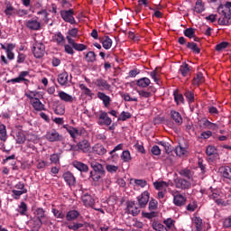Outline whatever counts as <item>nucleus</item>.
I'll return each mask as SVG.
<instances>
[{
	"label": "nucleus",
	"mask_w": 231,
	"mask_h": 231,
	"mask_svg": "<svg viewBox=\"0 0 231 231\" xmlns=\"http://www.w3.org/2000/svg\"><path fill=\"white\" fill-rule=\"evenodd\" d=\"M231 2H226V5H220L217 7V12L220 14L218 24L220 26H228L231 23Z\"/></svg>",
	"instance_id": "f257e3e1"
},
{
	"label": "nucleus",
	"mask_w": 231,
	"mask_h": 231,
	"mask_svg": "<svg viewBox=\"0 0 231 231\" xmlns=\"http://www.w3.org/2000/svg\"><path fill=\"white\" fill-rule=\"evenodd\" d=\"M209 198L210 199H214L218 207H227V205H231L230 200H225V194L218 189L213 190Z\"/></svg>",
	"instance_id": "f03ea898"
},
{
	"label": "nucleus",
	"mask_w": 231,
	"mask_h": 231,
	"mask_svg": "<svg viewBox=\"0 0 231 231\" xmlns=\"http://www.w3.org/2000/svg\"><path fill=\"white\" fill-rule=\"evenodd\" d=\"M32 53L36 59H42L44 53H46V46L44 43L35 41L32 44Z\"/></svg>",
	"instance_id": "7ed1b4c3"
},
{
	"label": "nucleus",
	"mask_w": 231,
	"mask_h": 231,
	"mask_svg": "<svg viewBox=\"0 0 231 231\" xmlns=\"http://www.w3.org/2000/svg\"><path fill=\"white\" fill-rule=\"evenodd\" d=\"M173 183L176 189H180V190H187L192 187V181L185 180L183 178H176L173 180Z\"/></svg>",
	"instance_id": "20e7f679"
},
{
	"label": "nucleus",
	"mask_w": 231,
	"mask_h": 231,
	"mask_svg": "<svg viewBox=\"0 0 231 231\" xmlns=\"http://www.w3.org/2000/svg\"><path fill=\"white\" fill-rule=\"evenodd\" d=\"M171 196L173 197V205L175 207H183L187 203V197L178 190L172 191Z\"/></svg>",
	"instance_id": "39448f33"
},
{
	"label": "nucleus",
	"mask_w": 231,
	"mask_h": 231,
	"mask_svg": "<svg viewBox=\"0 0 231 231\" xmlns=\"http://www.w3.org/2000/svg\"><path fill=\"white\" fill-rule=\"evenodd\" d=\"M140 208L142 207L138 206L134 201H128L126 206L127 214H131L132 216H138L140 214Z\"/></svg>",
	"instance_id": "423d86ee"
},
{
	"label": "nucleus",
	"mask_w": 231,
	"mask_h": 231,
	"mask_svg": "<svg viewBox=\"0 0 231 231\" xmlns=\"http://www.w3.org/2000/svg\"><path fill=\"white\" fill-rule=\"evenodd\" d=\"M24 24L28 30H32V32H39L41 30V22L35 18L25 21Z\"/></svg>",
	"instance_id": "0eeeda50"
},
{
	"label": "nucleus",
	"mask_w": 231,
	"mask_h": 231,
	"mask_svg": "<svg viewBox=\"0 0 231 231\" xmlns=\"http://www.w3.org/2000/svg\"><path fill=\"white\" fill-rule=\"evenodd\" d=\"M45 138L48 142H60L62 140V135H60L57 130L52 129L46 133Z\"/></svg>",
	"instance_id": "6e6552de"
},
{
	"label": "nucleus",
	"mask_w": 231,
	"mask_h": 231,
	"mask_svg": "<svg viewBox=\"0 0 231 231\" xmlns=\"http://www.w3.org/2000/svg\"><path fill=\"white\" fill-rule=\"evenodd\" d=\"M150 196L151 194L149 191L145 190L137 197L138 205L141 208H145V207H147Z\"/></svg>",
	"instance_id": "1a4fd4ad"
},
{
	"label": "nucleus",
	"mask_w": 231,
	"mask_h": 231,
	"mask_svg": "<svg viewBox=\"0 0 231 231\" xmlns=\"http://www.w3.org/2000/svg\"><path fill=\"white\" fill-rule=\"evenodd\" d=\"M94 84L101 91H104V90L109 91V89H111V85H109L107 80H106L102 78H99V79H97L96 80H94Z\"/></svg>",
	"instance_id": "9d476101"
},
{
	"label": "nucleus",
	"mask_w": 231,
	"mask_h": 231,
	"mask_svg": "<svg viewBox=\"0 0 231 231\" xmlns=\"http://www.w3.org/2000/svg\"><path fill=\"white\" fill-rule=\"evenodd\" d=\"M0 46L2 50H5V51L6 52L7 59H9V60H14V59H15V54H14V52L12 51L13 50H15V44L8 43L6 46L3 43H0Z\"/></svg>",
	"instance_id": "9b49d317"
},
{
	"label": "nucleus",
	"mask_w": 231,
	"mask_h": 231,
	"mask_svg": "<svg viewBox=\"0 0 231 231\" xmlns=\"http://www.w3.org/2000/svg\"><path fill=\"white\" fill-rule=\"evenodd\" d=\"M60 15L66 23H69V24H75V17H73V9H69L68 11H61Z\"/></svg>",
	"instance_id": "f8f14e48"
},
{
	"label": "nucleus",
	"mask_w": 231,
	"mask_h": 231,
	"mask_svg": "<svg viewBox=\"0 0 231 231\" xmlns=\"http://www.w3.org/2000/svg\"><path fill=\"white\" fill-rule=\"evenodd\" d=\"M63 180L69 187H75L77 183V179L75 178V175L71 173V171H66L63 173Z\"/></svg>",
	"instance_id": "ddd939ff"
},
{
	"label": "nucleus",
	"mask_w": 231,
	"mask_h": 231,
	"mask_svg": "<svg viewBox=\"0 0 231 231\" xmlns=\"http://www.w3.org/2000/svg\"><path fill=\"white\" fill-rule=\"evenodd\" d=\"M98 125H109L110 124H113V120L109 116H107L106 112H102L99 115V121L97 122Z\"/></svg>",
	"instance_id": "4468645a"
},
{
	"label": "nucleus",
	"mask_w": 231,
	"mask_h": 231,
	"mask_svg": "<svg viewBox=\"0 0 231 231\" xmlns=\"http://www.w3.org/2000/svg\"><path fill=\"white\" fill-rule=\"evenodd\" d=\"M78 149H79V151H82V152H90L91 143H89V141L84 139L78 143Z\"/></svg>",
	"instance_id": "2eb2a0df"
},
{
	"label": "nucleus",
	"mask_w": 231,
	"mask_h": 231,
	"mask_svg": "<svg viewBox=\"0 0 231 231\" xmlns=\"http://www.w3.org/2000/svg\"><path fill=\"white\" fill-rule=\"evenodd\" d=\"M180 176L186 178L188 181H194V171L189 169H182L179 171Z\"/></svg>",
	"instance_id": "dca6fc26"
},
{
	"label": "nucleus",
	"mask_w": 231,
	"mask_h": 231,
	"mask_svg": "<svg viewBox=\"0 0 231 231\" xmlns=\"http://www.w3.org/2000/svg\"><path fill=\"white\" fill-rule=\"evenodd\" d=\"M91 168L93 169L94 172H97L101 174V176H106V170H104V166L97 162H92L90 163Z\"/></svg>",
	"instance_id": "f3484780"
},
{
	"label": "nucleus",
	"mask_w": 231,
	"mask_h": 231,
	"mask_svg": "<svg viewBox=\"0 0 231 231\" xmlns=\"http://www.w3.org/2000/svg\"><path fill=\"white\" fill-rule=\"evenodd\" d=\"M97 98L103 102L105 107H109L111 106V97L104 92H97Z\"/></svg>",
	"instance_id": "a211bd4d"
},
{
	"label": "nucleus",
	"mask_w": 231,
	"mask_h": 231,
	"mask_svg": "<svg viewBox=\"0 0 231 231\" xmlns=\"http://www.w3.org/2000/svg\"><path fill=\"white\" fill-rule=\"evenodd\" d=\"M81 199L83 204L85 205V207H92L93 205H95V199H93V197H91V195L85 193L81 196Z\"/></svg>",
	"instance_id": "6ab92c4d"
},
{
	"label": "nucleus",
	"mask_w": 231,
	"mask_h": 231,
	"mask_svg": "<svg viewBox=\"0 0 231 231\" xmlns=\"http://www.w3.org/2000/svg\"><path fill=\"white\" fill-rule=\"evenodd\" d=\"M30 103L35 111H46V106H44V104H42V102H41V99L39 97L37 99L30 101Z\"/></svg>",
	"instance_id": "aec40b11"
},
{
	"label": "nucleus",
	"mask_w": 231,
	"mask_h": 231,
	"mask_svg": "<svg viewBox=\"0 0 231 231\" xmlns=\"http://www.w3.org/2000/svg\"><path fill=\"white\" fill-rule=\"evenodd\" d=\"M69 82V74L68 72H62L58 76V83L60 86H68Z\"/></svg>",
	"instance_id": "412c9836"
},
{
	"label": "nucleus",
	"mask_w": 231,
	"mask_h": 231,
	"mask_svg": "<svg viewBox=\"0 0 231 231\" xmlns=\"http://www.w3.org/2000/svg\"><path fill=\"white\" fill-rule=\"evenodd\" d=\"M220 174L225 180L231 181V168L230 166H222L220 169Z\"/></svg>",
	"instance_id": "4be33fe9"
},
{
	"label": "nucleus",
	"mask_w": 231,
	"mask_h": 231,
	"mask_svg": "<svg viewBox=\"0 0 231 231\" xmlns=\"http://www.w3.org/2000/svg\"><path fill=\"white\" fill-rule=\"evenodd\" d=\"M72 165L75 169L79 171V172H88V171H89V167L84 162L75 161L72 162Z\"/></svg>",
	"instance_id": "5701e85b"
},
{
	"label": "nucleus",
	"mask_w": 231,
	"mask_h": 231,
	"mask_svg": "<svg viewBox=\"0 0 231 231\" xmlns=\"http://www.w3.org/2000/svg\"><path fill=\"white\" fill-rule=\"evenodd\" d=\"M58 97L60 98V100H62L63 102H67L68 104H71L73 100H75V97H73V96L64 91H60Z\"/></svg>",
	"instance_id": "b1692460"
},
{
	"label": "nucleus",
	"mask_w": 231,
	"mask_h": 231,
	"mask_svg": "<svg viewBox=\"0 0 231 231\" xmlns=\"http://www.w3.org/2000/svg\"><path fill=\"white\" fill-rule=\"evenodd\" d=\"M92 151L93 152H95V154H98V156H104V154L107 152V150L106 149V147H104V145L100 143L95 144L92 148Z\"/></svg>",
	"instance_id": "393cba45"
},
{
	"label": "nucleus",
	"mask_w": 231,
	"mask_h": 231,
	"mask_svg": "<svg viewBox=\"0 0 231 231\" xmlns=\"http://www.w3.org/2000/svg\"><path fill=\"white\" fill-rule=\"evenodd\" d=\"M171 116L178 125H181L183 124V117H181V114L176 110L171 111Z\"/></svg>",
	"instance_id": "a878e982"
},
{
	"label": "nucleus",
	"mask_w": 231,
	"mask_h": 231,
	"mask_svg": "<svg viewBox=\"0 0 231 231\" xmlns=\"http://www.w3.org/2000/svg\"><path fill=\"white\" fill-rule=\"evenodd\" d=\"M64 129H66V131L69 133V134L71 136V138H73L74 140L78 137L80 136V132L79 131V129L72 127V126H66L63 125Z\"/></svg>",
	"instance_id": "bb28decb"
},
{
	"label": "nucleus",
	"mask_w": 231,
	"mask_h": 231,
	"mask_svg": "<svg viewBox=\"0 0 231 231\" xmlns=\"http://www.w3.org/2000/svg\"><path fill=\"white\" fill-rule=\"evenodd\" d=\"M14 140H15L16 143H18L19 145L24 143L26 142V135L24 134V132L18 131L16 133Z\"/></svg>",
	"instance_id": "cd10ccee"
},
{
	"label": "nucleus",
	"mask_w": 231,
	"mask_h": 231,
	"mask_svg": "<svg viewBox=\"0 0 231 231\" xmlns=\"http://www.w3.org/2000/svg\"><path fill=\"white\" fill-rule=\"evenodd\" d=\"M136 86L138 88H148V86H151V79L149 78H141L136 81Z\"/></svg>",
	"instance_id": "c85d7f7f"
},
{
	"label": "nucleus",
	"mask_w": 231,
	"mask_h": 231,
	"mask_svg": "<svg viewBox=\"0 0 231 231\" xmlns=\"http://www.w3.org/2000/svg\"><path fill=\"white\" fill-rule=\"evenodd\" d=\"M16 210L20 216H28V205L24 202H21Z\"/></svg>",
	"instance_id": "c756f323"
},
{
	"label": "nucleus",
	"mask_w": 231,
	"mask_h": 231,
	"mask_svg": "<svg viewBox=\"0 0 231 231\" xmlns=\"http://www.w3.org/2000/svg\"><path fill=\"white\" fill-rule=\"evenodd\" d=\"M204 10L205 4L203 3V0H197L194 6V12H196V14H202Z\"/></svg>",
	"instance_id": "7c9ffc66"
},
{
	"label": "nucleus",
	"mask_w": 231,
	"mask_h": 231,
	"mask_svg": "<svg viewBox=\"0 0 231 231\" xmlns=\"http://www.w3.org/2000/svg\"><path fill=\"white\" fill-rule=\"evenodd\" d=\"M54 41L57 42L59 46H64V42H66V39L64 38V35L61 34L60 32H58L54 34Z\"/></svg>",
	"instance_id": "2f4dec72"
},
{
	"label": "nucleus",
	"mask_w": 231,
	"mask_h": 231,
	"mask_svg": "<svg viewBox=\"0 0 231 231\" xmlns=\"http://www.w3.org/2000/svg\"><path fill=\"white\" fill-rule=\"evenodd\" d=\"M153 187L156 190H165L169 187V182L161 180L153 182Z\"/></svg>",
	"instance_id": "473e14b6"
},
{
	"label": "nucleus",
	"mask_w": 231,
	"mask_h": 231,
	"mask_svg": "<svg viewBox=\"0 0 231 231\" xmlns=\"http://www.w3.org/2000/svg\"><path fill=\"white\" fill-rule=\"evenodd\" d=\"M102 46L105 50H111V46H113V40L109 38V36H105L102 41Z\"/></svg>",
	"instance_id": "72a5a7b5"
},
{
	"label": "nucleus",
	"mask_w": 231,
	"mask_h": 231,
	"mask_svg": "<svg viewBox=\"0 0 231 231\" xmlns=\"http://www.w3.org/2000/svg\"><path fill=\"white\" fill-rule=\"evenodd\" d=\"M193 225L197 231H203V219L199 217H195L193 218Z\"/></svg>",
	"instance_id": "f704fd0d"
},
{
	"label": "nucleus",
	"mask_w": 231,
	"mask_h": 231,
	"mask_svg": "<svg viewBox=\"0 0 231 231\" xmlns=\"http://www.w3.org/2000/svg\"><path fill=\"white\" fill-rule=\"evenodd\" d=\"M0 140L1 142H6L8 140V134L6 133V125H0Z\"/></svg>",
	"instance_id": "c9c22d12"
},
{
	"label": "nucleus",
	"mask_w": 231,
	"mask_h": 231,
	"mask_svg": "<svg viewBox=\"0 0 231 231\" xmlns=\"http://www.w3.org/2000/svg\"><path fill=\"white\" fill-rule=\"evenodd\" d=\"M25 97L29 98L30 102L41 98L40 93L38 91H29L25 93Z\"/></svg>",
	"instance_id": "e433bc0d"
},
{
	"label": "nucleus",
	"mask_w": 231,
	"mask_h": 231,
	"mask_svg": "<svg viewBox=\"0 0 231 231\" xmlns=\"http://www.w3.org/2000/svg\"><path fill=\"white\" fill-rule=\"evenodd\" d=\"M173 97L177 106H180V104H185V98L183 97L182 94L179 93L178 91H174Z\"/></svg>",
	"instance_id": "4c0bfd02"
},
{
	"label": "nucleus",
	"mask_w": 231,
	"mask_h": 231,
	"mask_svg": "<svg viewBox=\"0 0 231 231\" xmlns=\"http://www.w3.org/2000/svg\"><path fill=\"white\" fill-rule=\"evenodd\" d=\"M79 88L80 91H82L83 95H85L86 97H93V92L85 84H79Z\"/></svg>",
	"instance_id": "58836bf2"
},
{
	"label": "nucleus",
	"mask_w": 231,
	"mask_h": 231,
	"mask_svg": "<svg viewBox=\"0 0 231 231\" xmlns=\"http://www.w3.org/2000/svg\"><path fill=\"white\" fill-rule=\"evenodd\" d=\"M79 216H80L79 211L70 210L67 213L66 218H67V221H73V220L77 219V217H79Z\"/></svg>",
	"instance_id": "ea45409f"
},
{
	"label": "nucleus",
	"mask_w": 231,
	"mask_h": 231,
	"mask_svg": "<svg viewBox=\"0 0 231 231\" xmlns=\"http://www.w3.org/2000/svg\"><path fill=\"white\" fill-rule=\"evenodd\" d=\"M35 214L39 219V222L42 223V219H44V217H46V211H44V209L42 208H38L35 210Z\"/></svg>",
	"instance_id": "a19ab883"
},
{
	"label": "nucleus",
	"mask_w": 231,
	"mask_h": 231,
	"mask_svg": "<svg viewBox=\"0 0 231 231\" xmlns=\"http://www.w3.org/2000/svg\"><path fill=\"white\" fill-rule=\"evenodd\" d=\"M180 73H181L182 77H187L190 71V69L189 68V64L183 63L180 67Z\"/></svg>",
	"instance_id": "79ce46f5"
},
{
	"label": "nucleus",
	"mask_w": 231,
	"mask_h": 231,
	"mask_svg": "<svg viewBox=\"0 0 231 231\" xmlns=\"http://www.w3.org/2000/svg\"><path fill=\"white\" fill-rule=\"evenodd\" d=\"M205 79L203 78V74L199 72L196 77L193 79V85L199 86V84H203Z\"/></svg>",
	"instance_id": "37998d69"
},
{
	"label": "nucleus",
	"mask_w": 231,
	"mask_h": 231,
	"mask_svg": "<svg viewBox=\"0 0 231 231\" xmlns=\"http://www.w3.org/2000/svg\"><path fill=\"white\" fill-rule=\"evenodd\" d=\"M187 48L189 50H191V51H193V53H199L201 51L199 47H198V43H195V42H188Z\"/></svg>",
	"instance_id": "c03bdc74"
},
{
	"label": "nucleus",
	"mask_w": 231,
	"mask_h": 231,
	"mask_svg": "<svg viewBox=\"0 0 231 231\" xmlns=\"http://www.w3.org/2000/svg\"><path fill=\"white\" fill-rule=\"evenodd\" d=\"M183 33L188 39H194L196 37V31L193 28L185 29Z\"/></svg>",
	"instance_id": "a18cd8bd"
},
{
	"label": "nucleus",
	"mask_w": 231,
	"mask_h": 231,
	"mask_svg": "<svg viewBox=\"0 0 231 231\" xmlns=\"http://www.w3.org/2000/svg\"><path fill=\"white\" fill-rule=\"evenodd\" d=\"M152 228H153V230H156V231H169V229H167V226H165L163 224L158 223V222H154L152 224Z\"/></svg>",
	"instance_id": "49530a36"
},
{
	"label": "nucleus",
	"mask_w": 231,
	"mask_h": 231,
	"mask_svg": "<svg viewBox=\"0 0 231 231\" xmlns=\"http://www.w3.org/2000/svg\"><path fill=\"white\" fill-rule=\"evenodd\" d=\"M20 79H22V81L24 82V84L28 85L30 82V79H26L27 77H30V71H22L19 73Z\"/></svg>",
	"instance_id": "de8ad7c7"
},
{
	"label": "nucleus",
	"mask_w": 231,
	"mask_h": 231,
	"mask_svg": "<svg viewBox=\"0 0 231 231\" xmlns=\"http://www.w3.org/2000/svg\"><path fill=\"white\" fill-rule=\"evenodd\" d=\"M175 154H177V156H185V154H187V148L179 145L175 148Z\"/></svg>",
	"instance_id": "09e8293b"
},
{
	"label": "nucleus",
	"mask_w": 231,
	"mask_h": 231,
	"mask_svg": "<svg viewBox=\"0 0 231 231\" xmlns=\"http://www.w3.org/2000/svg\"><path fill=\"white\" fill-rule=\"evenodd\" d=\"M27 192H28V189H23V190L13 189L12 190L13 198L14 199H19V198H21V196H23V194H26Z\"/></svg>",
	"instance_id": "8fccbe9b"
},
{
	"label": "nucleus",
	"mask_w": 231,
	"mask_h": 231,
	"mask_svg": "<svg viewBox=\"0 0 231 231\" xmlns=\"http://www.w3.org/2000/svg\"><path fill=\"white\" fill-rule=\"evenodd\" d=\"M51 212H52L53 216L57 217V219H64V217H66V214H64V212H62L57 208H52Z\"/></svg>",
	"instance_id": "3c124183"
},
{
	"label": "nucleus",
	"mask_w": 231,
	"mask_h": 231,
	"mask_svg": "<svg viewBox=\"0 0 231 231\" xmlns=\"http://www.w3.org/2000/svg\"><path fill=\"white\" fill-rule=\"evenodd\" d=\"M86 60L87 62H95V60H97V54L95 51H88L86 54Z\"/></svg>",
	"instance_id": "603ef678"
},
{
	"label": "nucleus",
	"mask_w": 231,
	"mask_h": 231,
	"mask_svg": "<svg viewBox=\"0 0 231 231\" xmlns=\"http://www.w3.org/2000/svg\"><path fill=\"white\" fill-rule=\"evenodd\" d=\"M122 149H124V144L123 143L117 144L112 151L109 152L110 156H112V158H118V154H113V153L116 152V151H122Z\"/></svg>",
	"instance_id": "864d4df0"
},
{
	"label": "nucleus",
	"mask_w": 231,
	"mask_h": 231,
	"mask_svg": "<svg viewBox=\"0 0 231 231\" xmlns=\"http://www.w3.org/2000/svg\"><path fill=\"white\" fill-rule=\"evenodd\" d=\"M131 118V113L123 111L119 117L117 118L118 121L125 122V120H129Z\"/></svg>",
	"instance_id": "5fc2aeb1"
},
{
	"label": "nucleus",
	"mask_w": 231,
	"mask_h": 231,
	"mask_svg": "<svg viewBox=\"0 0 231 231\" xmlns=\"http://www.w3.org/2000/svg\"><path fill=\"white\" fill-rule=\"evenodd\" d=\"M51 163H54L55 165L60 163V155L59 153H53L50 157Z\"/></svg>",
	"instance_id": "6e6d98bb"
},
{
	"label": "nucleus",
	"mask_w": 231,
	"mask_h": 231,
	"mask_svg": "<svg viewBox=\"0 0 231 231\" xmlns=\"http://www.w3.org/2000/svg\"><path fill=\"white\" fill-rule=\"evenodd\" d=\"M163 223L166 226L167 230H172V228H174V219L167 218L163 221Z\"/></svg>",
	"instance_id": "4d7b16f0"
},
{
	"label": "nucleus",
	"mask_w": 231,
	"mask_h": 231,
	"mask_svg": "<svg viewBox=\"0 0 231 231\" xmlns=\"http://www.w3.org/2000/svg\"><path fill=\"white\" fill-rule=\"evenodd\" d=\"M55 115L62 116L64 113H66V107L64 105H58L56 108L54 109Z\"/></svg>",
	"instance_id": "13d9d810"
},
{
	"label": "nucleus",
	"mask_w": 231,
	"mask_h": 231,
	"mask_svg": "<svg viewBox=\"0 0 231 231\" xmlns=\"http://www.w3.org/2000/svg\"><path fill=\"white\" fill-rule=\"evenodd\" d=\"M41 223H42V222H39V220L38 221H31L29 223V225L31 226V230L38 231L41 228Z\"/></svg>",
	"instance_id": "bf43d9fd"
},
{
	"label": "nucleus",
	"mask_w": 231,
	"mask_h": 231,
	"mask_svg": "<svg viewBox=\"0 0 231 231\" xmlns=\"http://www.w3.org/2000/svg\"><path fill=\"white\" fill-rule=\"evenodd\" d=\"M121 158L125 162H131V152L127 150L123 151Z\"/></svg>",
	"instance_id": "052dcab7"
},
{
	"label": "nucleus",
	"mask_w": 231,
	"mask_h": 231,
	"mask_svg": "<svg viewBox=\"0 0 231 231\" xmlns=\"http://www.w3.org/2000/svg\"><path fill=\"white\" fill-rule=\"evenodd\" d=\"M137 93L141 98H151L152 97V93L145 90H138Z\"/></svg>",
	"instance_id": "680f3d73"
},
{
	"label": "nucleus",
	"mask_w": 231,
	"mask_h": 231,
	"mask_svg": "<svg viewBox=\"0 0 231 231\" xmlns=\"http://www.w3.org/2000/svg\"><path fill=\"white\" fill-rule=\"evenodd\" d=\"M102 176H104V175H102L97 171H90V178L94 181H100V178H102Z\"/></svg>",
	"instance_id": "e2e57ef3"
},
{
	"label": "nucleus",
	"mask_w": 231,
	"mask_h": 231,
	"mask_svg": "<svg viewBox=\"0 0 231 231\" xmlns=\"http://www.w3.org/2000/svg\"><path fill=\"white\" fill-rule=\"evenodd\" d=\"M106 169L107 172H110V174H115L118 171V166L113 165V164H107L106 166Z\"/></svg>",
	"instance_id": "0e129e2a"
},
{
	"label": "nucleus",
	"mask_w": 231,
	"mask_h": 231,
	"mask_svg": "<svg viewBox=\"0 0 231 231\" xmlns=\"http://www.w3.org/2000/svg\"><path fill=\"white\" fill-rule=\"evenodd\" d=\"M217 152V150L214 146L209 145L206 150V153L208 154V156H214V154H216Z\"/></svg>",
	"instance_id": "69168bd1"
},
{
	"label": "nucleus",
	"mask_w": 231,
	"mask_h": 231,
	"mask_svg": "<svg viewBox=\"0 0 231 231\" xmlns=\"http://www.w3.org/2000/svg\"><path fill=\"white\" fill-rule=\"evenodd\" d=\"M158 208V200L152 199L149 202V210H156Z\"/></svg>",
	"instance_id": "338daca9"
},
{
	"label": "nucleus",
	"mask_w": 231,
	"mask_h": 231,
	"mask_svg": "<svg viewBox=\"0 0 231 231\" xmlns=\"http://www.w3.org/2000/svg\"><path fill=\"white\" fill-rule=\"evenodd\" d=\"M82 226H84V224L82 223H74V224L69 225V230H74V231L79 230V228H82Z\"/></svg>",
	"instance_id": "774afa93"
}]
</instances>
